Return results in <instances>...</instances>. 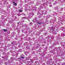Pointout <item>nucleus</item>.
<instances>
[{"instance_id":"nucleus-9","label":"nucleus","mask_w":65,"mask_h":65,"mask_svg":"<svg viewBox=\"0 0 65 65\" xmlns=\"http://www.w3.org/2000/svg\"><path fill=\"white\" fill-rule=\"evenodd\" d=\"M37 23L38 24H39V22H37Z\"/></svg>"},{"instance_id":"nucleus-8","label":"nucleus","mask_w":65,"mask_h":65,"mask_svg":"<svg viewBox=\"0 0 65 65\" xmlns=\"http://www.w3.org/2000/svg\"><path fill=\"white\" fill-rule=\"evenodd\" d=\"M2 58H3V59H4V57H3L2 56Z\"/></svg>"},{"instance_id":"nucleus-12","label":"nucleus","mask_w":65,"mask_h":65,"mask_svg":"<svg viewBox=\"0 0 65 65\" xmlns=\"http://www.w3.org/2000/svg\"><path fill=\"white\" fill-rule=\"evenodd\" d=\"M18 24H19V22H18Z\"/></svg>"},{"instance_id":"nucleus-6","label":"nucleus","mask_w":65,"mask_h":65,"mask_svg":"<svg viewBox=\"0 0 65 65\" xmlns=\"http://www.w3.org/2000/svg\"><path fill=\"white\" fill-rule=\"evenodd\" d=\"M21 58H23V59H24V57H22V56L20 57Z\"/></svg>"},{"instance_id":"nucleus-11","label":"nucleus","mask_w":65,"mask_h":65,"mask_svg":"<svg viewBox=\"0 0 65 65\" xmlns=\"http://www.w3.org/2000/svg\"><path fill=\"white\" fill-rule=\"evenodd\" d=\"M54 43V44H55V43Z\"/></svg>"},{"instance_id":"nucleus-2","label":"nucleus","mask_w":65,"mask_h":65,"mask_svg":"<svg viewBox=\"0 0 65 65\" xmlns=\"http://www.w3.org/2000/svg\"><path fill=\"white\" fill-rule=\"evenodd\" d=\"M3 30H4V31L5 32H7V30L6 29H4Z\"/></svg>"},{"instance_id":"nucleus-3","label":"nucleus","mask_w":65,"mask_h":65,"mask_svg":"<svg viewBox=\"0 0 65 65\" xmlns=\"http://www.w3.org/2000/svg\"><path fill=\"white\" fill-rule=\"evenodd\" d=\"M52 30V31H54V28H53V26H52L51 27Z\"/></svg>"},{"instance_id":"nucleus-7","label":"nucleus","mask_w":65,"mask_h":65,"mask_svg":"<svg viewBox=\"0 0 65 65\" xmlns=\"http://www.w3.org/2000/svg\"><path fill=\"white\" fill-rule=\"evenodd\" d=\"M22 19H25L26 18L25 17H23L22 18Z\"/></svg>"},{"instance_id":"nucleus-1","label":"nucleus","mask_w":65,"mask_h":65,"mask_svg":"<svg viewBox=\"0 0 65 65\" xmlns=\"http://www.w3.org/2000/svg\"><path fill=\"white\" fill-rule=\"evenodd\" d=\"M13 3L14 5L15 6H17V3H14V2H13Z\"/></svg>"},{"instance_id":"nucleus-4","label":"nucleus","mask_w":65,"mask_h":65,"mask_svg":"<svg viewBox=\"0 0 65 65\" xmlns=\"http://www.w3.org/2000/svg\"><path fill=\"white\" fill-rule=\"evenodd\" d=\"M42 24V23L41 22H39L38 24Z\"/></svg>"},{"instance_id":"nucleus-5","label":"nucleus","mask_w":65,"mask_h":65,"mask_svg":"<svg viewBox=\"0 0 65 65\" xmlns=\"http://www.w3.org/2000/svg\"><path fill=\"white\" fill-rule=\"evenodd\" d=\"M19 11L20 12H22V10H19Z\"/></svg>"},{"instance_id":"nucleus-10","label":"nucleus","mask_w":65,"mask_h":65,"mask_svg":"<svg viewBox=\"0 0 65 65\" xmlns=\"http://www.w3.org/2000/svg\"><path fill=\"white\" fill-rule=\"evenodd\" d=\"M24 15L25 16L26 15V14H24Z\"/></svg>"}]
</instances>
